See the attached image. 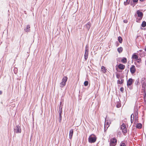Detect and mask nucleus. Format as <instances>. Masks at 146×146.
<instances>
[{"instance_id":"4c0bfd02","label":"nucleus","mask_w":146,"mask_h":146,"mask_svg":"<svg viewBox=\"0 0 146 146\" xmlns=\"http://www.w3.org/2000/svg\"><path fill=\"white\" fill-rule=\"evenodd\" d=\"M133 3H137V2L138 0H132Z\"/></svg>"},{"instance_id":"f3484780","label":"nucleus","mask_w":146,"mask_h":146,"mask_svg":"<svg viewBox=\"0 0 146 146\" xmlns=\"http://www.w3.org/2000/svg\"><path fill=\"white\" fill-rule=\"evenodd\" d=\"M142 127V124L141 123H137L136 125V127L138 129L141 128Z\"/></svg>"},{"instance_id":"393cba45","label":"nucleus","mask_w":146,"mask_h":146,"mask_svg":"<svg viewBox=\"0 0 146 146\" xmlns=\"http://www.w3.org/2000/svg\"><path fill=\"white\" fill-rule=\"evenodd\" d=\"M62 107L60 106L59 108V114H62Z\"/></svg>"},{"instance_id":"f8f14e48","label":"nucleus","mask_w":146,"mask_h":146,"mask_svg":"<svg viewBox=\"0 0 146 146\" xmlns=\"http://www.w3.org/2000/svg\"><path fill=\"white\" fill-rule=\"evenodd\" d=\"M30 26L29 25H28L27 26V28L25 29L24 30L26 32H29L30 31Z\"/></svg>"},{"instance_id":"a19ab883","label":"nucleus","mask_w":146,"mask_h":146,"mask_svg":"<svg viewBox=\"0 0 146 146\" xmlns=\"http://www.w3.org/2000/svg\"><path fill=\"white\" fill-rule=\"evenodd\" d=\"M58 119H59V122L60 123L61 122V121L62 120V118H58Z\"/></svg>"},{"instance_id":"49530a36","label":"nucleus","mask_w":146,"mask_h":146,"mask_svg":"<svg viewBox=\"0 0 146 146\" xmlns=\"http://www.w3.org/2000/svg\"><path fill=\"white\" fill-rule=\"evenodd\" d=\"M144 93H145V95H144L145 96V97H146V93H145V92H144Z\"/></svg>"},{"instance_id":"de8ad7c7","label":"nucleus","mask_w":146,"mask_h":146,"mask_svg":"<svg viewBox=\"0 0 146 146\" xmlns=\"http://www.w3.org/2000/svg\"><path fill=\"white\" fill-rule=\"evenodd\" d=\"M141 1H143L145 0H139Z\"/></svg>"},{"instance_id":"58836bf2","label":"nucleus","mask_w":146,"mask_h":146,"mask_svg":"<svg viewBox=\"0 0 146 146\" xmlns=\"http://www.w3.org/2000/svg\"><path fill=\"white\" fill-rule=\"evenodd\" d=\"M123 22L125 23H127L128 22V21L126 20H124L123 21Z\"/></svg>"},{"instance_id":"4468645a","label":"nucleus","mask_w":146,"mask_h":146,"mask_svg":"<svg viewBox=\"0 0 146 146\" xmlns=\"http://www.w3.org/2000/svg\"><path fill=\"white\" fill-rule=\"evenodd\" d=\"M138 110L137 109H136L134 110V115L135 117H138Z\"/></svg>"},{"instance_id":"a18cd8bd","label":"nucleus","mask_w":146,"mask_h":146,"mask_svg":"<svg viewBox=\"0 0 146 146\" xmlns=\"http://www.w3.org/2000/svg\"><path fill=\"white\" fill-rule=\"evenodd\" d=\"M62 102H60V106H61V105H62Z\"/></svg>"},{"instance_id":"c85d7f7f","label":"nucleus","mask_w":146,"mask_h":146,"mask_svg":"<svg viewBox=\"0 0 146 146\" xmlns=\"http://www.w3.org/2000/svg\"><path fill=\"white\" fill-rule=\"evenodd\" d=\"M122 132L124 134L126 133L127 131V129L126 127L125 129H122Z\"/></svg>"},{"instance_id":"f03ea898","label":"nucleus","mask_w":146,"mask_h":146,"mask_svg":"<svg viewBox=\"0 0 146 146\" xmlns=\"http://www.w3.org/2000/svg\"><path fill=\"white\" fill-rule=\"evenodd\" d=\"M137 15L138 17L136 18V21L137 23H139L140 21L142 19L143 13L139 10H137Z\"/></svg>"},{"instance_id":"a878e982","label":"nucleus","mask_w":146,"mask_h":146,"mask_svg":"<svg viewBox=\"0 0 146 146\" xmlns=\"http://www.w3.org/2000/svg\"><path fill=\"white\" fill-rule=\"evenodd\" d=\"M66 85V83L62 82L60 84V87L61 88L63 87Z\"/></svg>"},{"instance_id":"412c9836","label":"nucleus","mask_w":146,"mask_h":146,"mask_svg":"<svg viewBox=\"0 0 146 146\" xmlns=\"http://www.w3.org/2000/svg\"><path fill=\"white\" fill-rule=\"evenodd\" d=\"M124 81L123 79H121V80L120 81V80H117V84H122L123 83V82Z\"/></svg>"},{"instance_id":"9b49d317","label":"nucleus","mask_w":146,"mask_h":146,"mask_svg":"<svg viewBox=\"0 0 146 146\" xmlns=\"http://www.w3.org/2000/svg\"><path fill=\"white\" fill-rule=\"evenodd\" d=\"M73 133V129H71L70 130L69 132V138L71 139Z\"/></svg>"},{"instance_id":"f257e3e1","label":"nucleus","mask_w":146,"mask_h":146,"mask_svg":"<svg viewBox=\"0 0 146 146\" xmlns=\"http://www.w3.org/2000/svg\"><path fill=\"white\" fill-rule=\"evenodd\" d=\"M97 139V138L96 136L92 134L90 135L88 138V142L90 143H94L96 141Z\"/></svg>"},{"instance_id":"e433bc0d","label":"nucleus","mask_w":146,"mask_h":146,"mask_svg":"<svg viewBox=\"0 0 146 146\" xmlns=\"http://www.w3.org/2000/svg\"><path fill=\"white\" fill-rule=\"evenodd\" d=\"M123 87H121L120 88V90L121 92H123Z\"/></svg>"},{"instance_id":"1a4fd4ad","label":"nucleus","mask_w":146,"mask_h":146,"mask_svg":"<svg viewBox=\"0 0 146 146\" xmlns=\"http://www.w3.org/2000/svg\"><path fill=\"white\" fill-rule=\"evenodd\" d=\"M91 25V23L90 22H88L85 25V27L87 29V30L88 31L90 29V26Z\"/></svg>"},{"instance_id":"39448f33","label":"nucleus","mask_w":146,"mask_h":146,"mask_svg":"<svg viewBox=\"0 0 146 146\" xmlns=\"http://www.w3.org/2000/svg\"><path fill=\"white\" fill-rule=\"evenodd\" d=\"M14 131L15 133H21V129L20 127L18 125H16L14 128Z\"/></svg>"},{"instance_id":"79ce46f5","label":"nucleus","mask_w":146,"mask_h":146,"mask_svg":"<svg viewBox=\"0 0 146 146\" xmlns=\"http://www.w3.org/2000/svg\"><path fill=\"white\" fill-rule=\"evenodd\" d=\"M133 120H134V119H133H133H131V123H133Z\"/></svg>"},{"instance_id":"473e14b6","label":"nucleus","mask_w":146,"mask_h":146,"mask_svg":"<svg viewBox=\"0 0 146 146\" xmlns=\"http://www.w3.org/2000/svg\"><path fill=\"white\" fill-rule=\"evenodd\" d=\"M138 117H135V119H134V122H136L138 120Z\"/></svg>"},{"instance_id":"dca6fc26","label":"nucleus","mask_w":146,"mask_h":146,"mask_svg":"<svg viewBox=\"0 0 146 146\" xmlns=\"http://www.w3.org/2000/svg\"><path fill=\"white\" fill-rule=\"evenodd\" d=\"M102 71L103 72L105 73L106 72L107 69L104 66H102L101 67Z\"/></svg>"},{"instance_id":"2f4dec72","label":"nucleus","mask_w":146,"mask_h":146,"mask_svg":"<svg viewBox=\"0 0 146 146\" xmlns=\"http://www.w3.org/2000/svg\"><path fill=\"white\" fill-rule=\"evenodd\" d=\"M120 146H126V145L124 143L121 142L120 143Z\"/></svg>"},{"instance_id":"9d476101","label":"nucleus","mask_w":146,"mask_h":146,"mask_svg":"<svg viewBox=\"0 0 146 146\" xmlns=\"http://www.w3.org/2000/svg\"><path fill=\"white\" fill-rule=\"evenodd\" d=\"M118 67L119 69L121 70H123L124 69L125 66L124 65L120 64L118 65Z\"/></svg>"},{"instance_id":"8fccbe9b","label":"nucleus","mask_w":146,"mask_h":146,"mask_svg":"<svg viewBox=\"0 0 146 146\" xmlns=\"http://www.w3.org/2000/svg\"><path fill=\"white\" fill-rule=\"evenodd\" d=\"M145 65H146V60L145 61Z\"/></svg>"},{"instance_id":"7c9ffc66","label":"nucleus","mask_w":146,"mask_h":146,"mask_svg":"<svg viewBox=\"0 0 146 146\" xmlns=\"http://www.w3.org/2000/svg\"><path fill=\"white\" fill-rule=\"evenodd\" d=\"M88 82L87 81H85L84 83V86H87L88 85Z\"/></svg>"},{"instance_id":"37998d69","label":"nucleus","mask_w":146,"mask_h":146,"mask_svg":"<svg viewBox=\"0 0 146 146\" xmlns=\"http://www.w3.org/2000/svg\"><path fill=\"white\" fill-rule=\"evenodd\" d=\"M62 114H59V118H62Z\"/></svg>"},{"instance_id":"72a5a7b5","label":"nucleus","mask_w":146,"mask_h":146,"mask_svg":"<svg viewBox=\"0 0 146 146\" xmlns=\"http://www.w3.org/2000/svg\"><path fill=\"white\" fill-rule=\"evenodd\" d=\"M134 115L133 113L131 115V119H132V118L133 117V119H134Z\"/></svg>"},{"instance_id":"423d86ee","label":"nucleus","mask_w":146,"mask_h":146,"mask_svg":"<svg viewBox=\"0 0 146 146\" xmlns=\"http://www.w3.org/2000/svg\"><path fill=\"white\" fill-rule=\"evenodd\" d=\"M88 52L89 50L88 49V47H87V45H86L85 47V54L84 55V57L85 60H87L88 58Z\"/></svg>"},{"instance_id":"5701e85b","label":"nucleus","mask_w":146,"mask_h":146,"mask_svg":"<svg viewBox=\"0 0 146 146\" xmlns=\"http://www.w3.org/2000/svg\"><path fill=\"white\" fill-rule=\"evenodd\" d=\"M132 58H133L137 60V59H138V57L137 55H136L135 54H134L132 55Z\"/></svg>"},{"instance_id":"b1692460","label":"nucleus","mask_w":146,"mask_h":146,"mask_svg":"<svg viewBox=\"0 0 146 146\" xmlns=\"http://www.w3.org/2000/svg\"><path fill=\"white\" fill-rule=\"evenodd\" d=\"M118 40L120 43H122V39L121 36H119L118 37Z\"/></svg>"},{"instance_id":"ddd939ff","label":"nucleus","mask_w":146,"mask_h":146,"mask_svg":"<svg viewBox=\"0 0 146 146\" xmlns=\"http://www.w3.org/2000/svg\"><path fill=\"white\" fill-rule=\"evenodd\" d=\"M109 126L108 123L106 122V121H105V125H104V130L105 131L107 129L108 127Z\"/></svg>"},{"instance_id":"2eb2a0df","label":"nucleus","mask_w":146,"mask_h":146,"mask_svg":"<svg viewBox=\"0 0 146 146\" xmlns=\"http://www.w3.org/2000/svg\"><path fill=\"white\" fill-rule=\"evenodd\" d=\"M67 79L68 78L66 76H64L62 80V82H64L66 84V82Z\"/></svg>"},{"instance_id":"20e7f679","label":"nucleus","mask_w":146,"mask_h":146,"mask_svg":"<svg viewBox=\"0 0 146 146\" xmlns=\"http://www.w3.org/2000/svg\"><path fill=\"white\" fill-rule=\"evenodd\" d=\"M141 83L142 85V88L143 90V91L145 92V88L146 87V78H144L142 79Z\"/></svg>"},{"instance_id":"f704fd0d","label":"nucleus","mask_w":146,"mask_h":146,"mask_svg":"<svg viewBox=\"0 0 146 146\" xmlns=\"http://www.w3.org/2000/svg\"><path fill=\"white\" fill-rule=\"evenodd\" d=\"M116 77L117 78L119 79L120 77V75L119 74H117L116 75Z\"/></svg>"},{"instance_id":"c03bdc74","label":"nucleus","mask_w":146,"mask_h":146,"mask_svg":"<svg viewBox=\"0 0 146 146\" xmlns=\"http://www.w3.org/2000/svg\"><path fill=\"white\" fill-rule=\"evenodd\" d=\"M2 91H0V95H1L2 94Z\"/></svg>"},{"instance_id":"aec40b11","label":"nucleus","mask_w":146,"mask_h":146,"mask_svg":"<svg viewBox=\"0 0 146 146\" xmlns=\"http://www.w3.org/2000/svg\"><path fill=\"white\" fill-rule=\"evenodd\" d=\"M117 51L119 53H120L122 52L123 51V48L122 47H120L118 48H117Z\"/></svg>"},{"instance_id":"6ab92c4d","label":"nucleus","mask_w":146,"mask_h":146,"mask_svg":"<svg viewBox=\"0 0 146 146\" xmlns=\"http://www.w3.org/2000/svg\"><path fill=\"white\" fill-rule=\"evenodd\" d=\"M130 0H126V1H124V4L125 5H127L129 3Z\"/></svg>"},{"instance_id":"6e6552de","label":"nucleus","mask_w":146,"mask_h":146,"mask_svg":"<svg viewBox=\"0 0 146 146\" xmlns=\"http://www.w3.org/2000/svg\"><path fill=\"white\" fill-rule=\"evenodd\" d=\"M130 71L132 74H133L135 72L136 69L135 66L133 65H132L130 69Z\"/></svg>"},{"instance_id":"ea45409f","label":"nucleus","mask_w":146,"mask_h":146,"mask_svg":"<svg viewBox=\"0 0 146 146\" xmlns=\"http://www.w3.org/2000/svg\"><path fill=\"white\" fill-rule=\"evenodd\" d=\"M144 101L146 102V97H145L144 95Z\"/></svg>"},{"instance_id":"09e8293b","label":"nucleus","mask_w":146,"mask_h":146,"mask_svg":"<svg viewBox=\"0 0 146 146\" xmlns=\"http://www.w3.org/2000/svg\"><path fill=\"white\" fill-rule=\"evenodd\" d=\"M144 36H145V38L146 39V34L144 35Z\"/></svg>"},{"instance_id":"a211bd4d","label":"nucleus","mask_w":146,"mask_h":146,"mask_svg":"<svg viewBox=\"0 0 146 146\" xmlns=\"http://www.w3.org/2000/svg\"><path fill=\"white\" fill-rule=\"evenodd\" d=\"M121 61L123 63H126L127 62V60L126 58L125 57L123 58L121 60Z\"/></svg>"},{"instance_id":"7ed1b4c3","label":"nucleus","mask_w":146,"mask_h":146,"mask_svg":"<svg viewBox=\"0 0 146 146\" xmlns=\"http://www.w3.org/2000/svg\"><path fill=\"white\" fill-rule=\"evenodd\" d=\"M117 140L115 138H111L110 139V146H115L117 143Z\"/></svg>"},{"instance_id":"c9c22d12","label":"nucleus","mask_w":146,"mask_h":146,"mask_svg":"<svg viewBox=\"0 0 146 146\" xmlns=\"http://www.w3.org/2000/svg\"><path fill=\"white\" fill-rule=\"evenodd\" d=\"M137 62H138L139 63V62H141V59L140 58L139 59L138 58V59H137Z\"/></svg>"},{"instance_id":"cd10ccee","label":"nucleus","mask_w":146,"mask_h":146,"mask_svg":"<svg viewBox=\"0 0 146 146\" xmlns=\"http://www.w3.org/2000/svg\"><path fill=\"white\" fill-rule=\"evenodd\" d=\"M121 106V104L119 102H118L116 105V106L117 108H119Z\"/></svg>"},{"instance_id":"c756f323","label":"nucleus","mask_w":146,"mask_h":146,"mask_svg":"<svg viewBox=\"0 0 146 146\" xmlns=\"http://www.w3.org/2000/svg\"><path fill=\"white\" fill-rule=\"evenodd\" d=\"M139 83V80L138 78L137 80H136L135 82V84L136 85H138V84Z\"/></svg>"},{"instance_id":"4be33fe9","label":"nucleus","mask_w":146,"mask_h":146,"mask_svg":"<svg viewBox=\"0 0 146 146\" xmlns=\"http://www.w3.org/2000/svg\"><path fill=\"white\" fill-rule=\"evenodd\" d=\"M141 26L142 27H144L146 26V22L143 21L141 25Z\"/></svg>"},{"instance_id":"0eeeda50","label":"nucleus","mask_w":146,"mask_h":146,"mask_svg":"<svg viewBox=\"0 0 146 146\" xmlns=\"http://www.w3.org/2000/svg\"><path fill=\"white\" fill-rule=\"evenodd\" d=\"M133 80L132 78H129L127 81V85L128 87L131 86L133 83Z\"/></svg>"},{"instance_id":"bb28decb","label":"nucleus","mask_w":146,"mask_h":146,"mask_svg":"<svg viewBox=\"0 0 146 146\" xmlns=\"http://www.w3.org/2000/svg\"><path fill=\"white\" fill-rule=\"evenodd\" d=\"M126 128V126L125 124L124 123H123L121 125V129L122 130Z\"/></svg>"}]
</instances>
